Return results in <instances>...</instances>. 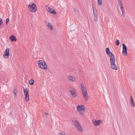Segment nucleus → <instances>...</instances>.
Here are the masks:
<instances>
[{"instance_id":"nucleus-1","label":"nucleus","mask_w":135,"mask_h":135,"mask_svg":"<svg viewBox=\"0 0 135 135\" xmlns=\"http://www.w3.org/2000/svg\"><path fill=\"white\" fill-rule=\"evenodd\" d=\"M72 122L79 131L80 132L82 131V127L77 119H73L72 121Z\"/></svg>"},{"instance_id":"nucleus-2","label":"nucleus","mask_w":135,"mask_h":135,"mask_svg":"<svg viewBox=\"0 0 135 135\" xmlns=\"http://www.w3.org/2000/svg\"><path fill=\"white\" fill-rule=\"evenodd\" d=\"M27 7L29 10L31 12H35L37 10V6L35 3L31 4L30 3Z\"/></svg>"},{"instance_id":"nucleus-3","label":"nucleus","mask_w":135,"mask_h":135,"mask_svg":"<svg viewBox=\"0 0 135 135\" xmlns=\"http://www.w3.org/2000/svg\"><path fill=\"white\" fill-rule=\"evenodd\" d=\"M37 63L40 68L43 69H47V66L45 62L42 60H39L37 61Z\"/></svg>"},{"instance_id":"nucleus-4","label":"nucleus","mask_w":135,"mask_h":135,"mask_svg":"<svg viewBox=\"0 0 135 135\" xmlns=\"http://www.w3.org/2000/svg\"><path fill=\"white\" fill-rule=\"evenodd\" d=\"M23 91L25 94V100L27 102L29 100V97L28 94V89L24 88Z\"/></svg>"},{"instance_id":"nucleus-5","label":"nucleus","mask_w":135,"mask_h":135,"mask_svg":"<svg viewBox=\"0 0 135 135\" xmlns=\"http://www.w3.org/2000/svg\"><path fill=\"white\" fill-rule=\"evenodd\" d=\"M71 95L73 98H75L77 95L76 90L74 88H70L69 89Z\"/></svg>"},{"instance_id":"nucleus-6","label":"nucleus","mask_w":135,"mask_h":135,"mask_svg":"<svg viewBox=\"0 0 135 135\" xmlns=\"http://www.w3.org/2000/svg\"><path fill=\"white\" fill-rule=\"evenodd\" d=\"M77 109L78 112L81 115L82 114V113L81 112V111L83 112L85 111L84 106L83 105H79L77 106Z\"/></svg>"},{"instance_id":"nucleus-7","label":"nucleus","mask_w":135,"mask_h":135,"mask_svg":"<svg viewBox=\"0 0 135 135\" xmlns=\"http://www.w3.org/2000/svg\"><path fill=\"white\" fill-rule=\"evenodd\" d=\"M9 49L8 48H7L5 50L3 54V56L4 58H8L9 55Z\"/></svg>"},{"instance_id":"nucleus-8","label":"nucleus","mask_w":135,"mask_h":135,"mask_svg":"<svg viewBox=\"0 0 135 135\" xmlns=\"http://www.w3.org/2000/svg\"><path fill=\"white\" fill-rule=\"evenodd\" d=\"M123 50L122 53L123 55H127V47L124 44H122Z\"/></svg>"},{"instance_id":"nucleus-9","label":"nucleus","mask_w":135,"mask_h":135,"mask_svg":"<svg viewBox=\"0 0 135 135\" xmlns=\"http://www.w3.org/2000/svg\"><path fill=\"white\" fill-rule=\"evenodd\" d=\"M82 93L84 99L86 101H88L89 100V98L87 92L85 91H83Z\"/></svg>"},{"instance_id":"nucleus-10","label":"nucleus","mask_w":135,"mask_h":135,"mask_svg":"<svg viewBox=\"0 0 135 135\" xmlns=\"http://www.w3.org/2000/svg\"><path fill=\"white\" fill-rule=\"evenodd\" d=\"M109 56L110 57V63L115 62V58L113 54H112L110 55H109Z\"/></svg>"},{"instance_id":"nucleus-11","label":"nucleus","mask_w":135,"mask_h":135,"mask_svg":"<svg viewBox=\"0 0 135 135\" xmlns=\"http://www.w3.org/2000/svg\"><path fill=\"white\" fill-rule=\"evenodd\" d=\"M67 79L68 81L72 82L75 81L76 80L75 78V77L71 76H68Z\"/></svg>"},{"instance_id":"nucleus-12","label":"nucleus","mask_w":135,"mask_h":135,"mask_svg":"<svg viewBox=\"0 0 135 135\" xmlns=\"http://www.w3.org/2000/svg\"><path fill=\"white\" fill-rule=\"evenodd\" d=\"M47 9L50 13L52 14H55L56 13V12L54 9L53 8H51L50 7H49L47 8Z\"/></svg>"},{"instance_id":"nucleus-13","label":"nucleus","mask_w":135,"mask_h":135,"mask_svg":"<svg viewBox=\"0 0 135 135\" xmlns=\"http://www.w3.org/2000/svg\"><path fill=\"white\" fill-rule=\"evenodd\" d=\"M115 62L110 63L111 67L113 69L117 70V67L115 63Z\"/></svg>"},{"instance_id":"nucleus-14","label":"nucleus","mask_w":135,"mask_h":135,"mask_svg":"<svg viewBox=\"0 0 135 135\" xmlns=\"http://www.w3.org/2000/svg\"><path fill=\"white\" fill-rule=\"evenodd\" d=\"M93 13L94 17V20L95 22H96L98 20V15L96 9H95V10H94Z\"/></svg>"},{"instance_id":"nucleus-15","label":"nucleus","mask_w":135,"mask_h":135,"mask_svg":"<svg viewBox=\"0 0 135 135\" xmlns=\"http://www.w3.org/2000/svg\"><path fill=\"white\" fill-rule=\"evenodd\" d=\"M102 120H95L94 121H93V123L95 126H98L100 124V122H102Z\"/></svg>"},{"instance_id":"nucleus-16","label":"nucleus","mask_w":135,"mask_h":135,"mask_svg":"<svg viewBox=\"0 0 135 135\" xmlns=\"http://www.w3.org/2000/svg\"><path fill=\"white\" fill-rule=\"evenodd\" d=\"M105 51L106 54L108 56L109 55H110L113 54L109 50V48L108 47L106 48Z\"/></svg>"},{"instance_id":"nucleus-17","label":"nucleus","mask_w":135,"mask_h":135,"mask_svg":"<svg viewBox=\"0 0 135 135\" xmlns=\"http://www.w3.org/2000/svg\"><path fill=\"white\" fill-rule=\"evenodd\" d=\"M9 38L12 41H16V40L15 37L13 35H12L10 36Z\"/></svg>"},{"instance_id":"nucleus-18","label":"nucleus","mask_w":135,"mask_h":135,"mask_svg":"<svg viewBox=\"0 0 135 135\" xmlns=\"http://www.w3.org/2000/svg\"><path fill=\"white\" fill-rule=\"evenodd\" d=\"M130 102L131 105L133 107H134L135 105L134 104V102L133 101V99L132 98V96H131V100H130Z\"/></svg>"},{"instance_id":"nucleus-19","label":"nucleus","mask_w":135,"mask_h":135,"mask_svg":"<svg viewBox=\"0 0 135 135\" xmlns=\"http://www.w3.org/2000/svg\"><path fill=\"white\" fill-rule=\"evenodd\" d=\"M81 89L82 90V92H83V91H86V89L84 87V85L83 84H81Z\"/></svg>"},{"instance_id":"nucleus-20","label":"nucleus","mask_w":135,"mask_h":135,"mask_svg":"<svg viewBox=\"0 0 135 135\" xmlns=\"http://www.w3.org/2000/svg\"><path fill=\"white\" fill-rule=\"evenodd\" d=\"M48 27L49 28L51 29V30H53V28L51 24L50 23H49L47 25Z\"/></svg>"},{"instance_id":"nucleus-21","label":"nucleus","mask_w":135,"mask_h":135,"mask_svg":"<svg viewBox=\"0 0 135 135\" xmlns=\"http://www.w3.org/2000/svg\"><path fill=\"white\" fill-rule=\"evenodd\" d=\"M30 84L31 85H33L34 83V81L33 79H31L29 81Z\"/></svg>"},{"instance_id":"nucleus-22","label":"nucleus","mask_w":135,"mask_h":135,"mask_svg":"<svg viewBox=\"0 0 135 135\" xmlns=\"http://www.w3.org/2000/svg\"><path fill=\"white\" fill-rule=\"evenodd\" d=\"M13 93L15 95V96H16L17 95V90L16 89H14V91H13Z\"/></svg>"},{"instance_id":"nucleus-23","label":"nucleus","mask_w":135,"mask_h":135,"mask_svg":"<svg viewBox=\"0 0 135 135\" xmlns=\"http://www.w3.org/2000/svg\"><path fill=\"white\" fill-rule=\"evenodd\" d=\"M102 0H98V4L99 5L101 6L102 5Z\"/></svg>"},{"instance_id":"nucleus-24","label":"nucleus","mask_w":135,"mask_h":135,"mask_svg":"<svg viewBox=\"0 0 135 135\" xmlns=\"http://www.w3.org/2000/svg\"><path fill=\"white\" fill-rule=\"evenodd\" d=\"M115 43H116V45L117 46H119V45L120 42H119V40H117L116 41V42H115Z\"/></svg>"},{"instance_id":"nucleus-25","label":"nucleus","mask_w":135,"mask_h":135,"mask_svg":"<svg viewBox=\"0 0 135 135\" xmlns=\"http://www.w3.org/2000/svg\"><path fill=\"white\" fill-rule=\"evenodd\" d=\"M3 23V21L2 19L0 18V25H1Z\"/></svg>"},{"instance_id":"nucleus-26","label":"nucleus","mask_w":135,"mask_h":135,"mask_svg":"<svg viewBox=\"0 0 135 135\" xmlns=\"http://www.w3.org/2000/svg\"><path fill=\"white\" fill-rule=\"evenodd\" d=\"M9 19L8 18H7L6 20V24L7 25L8 24V22L9 21Z\"/></svg>"},{"instance_id":"nucleus-27","label":"nucleus","mask_w":135,"mask_h":135,"mask_svg":"<svg viewBox=\"0 0 135 135\" xmlns=\"http://www.w3.org/2000/svg\"><path fill=\"white\" fill-rule=\"evenodd\" d=\"M121 11H122V15L123 16H124L125 15V13H124L125 10L124 9L122 10Z\"/></svg>"},{"instance_id":"nucleus-28","label":"nucleus","mask_w":135,"mask_h":135,"mask_svg":"<svg viewBox=\"0 0 135 135\" xmlns=\"http://www.w3.org/2000/svg\"><path fill=\"white\" fill-rule=\"evenodd\" d=\"M118 2V4L122 3V1L121 0H117Z\"/></svg>"},{"instance_id":"nucleus-29","label":"nucleus","mask_w":135,"mask_h":135,"mask_svg":"<svg viewBox=\"0 0 135 135\" xmlns=\"http://www.w3.org/2000/svg\"><path fill=\"white\" fill-rule=\"evenodd\" d=\"M60 135H66L65 133L63 132H62L60 133Z\"/></svg>"},{"instance_id":"nucleus-30","label":"nucleus","mask_w":135,"mask_h":135,"mask_svg":"<svg viewBox=\"0 0 135 135\" xmlns=\"http://www.w3.org/2000/svg\"><path fill=\"white\" fill-rule=\"evenodd\" d=\"M94 3H92V7H93V11H94V10H95V9H96L95 8V9H94Z\"/></svg>"},{"instance_id":"nucleus-31","label":"nucleus","mask_w":135,"mask_h":135,"mask_svg":"<svg viewBox=\"0 0 135 135\" xmlns=\"http://www.w3.org/2000/svg\"><path fill=\"white\" fill-rule=\"evenodd\" d=\"M118 5H119V7H120L123 6V5L122 4H122H118Z\"/></svg>"},{"instance_id":"nucleus-32","label":"nucleus","mask_w":135,"mask_h":135,"mask_svg":"<svg viewBox=\"0 0 135 135\" xmlns=\"http://www.w3.org/2000/svg\"><path fill=\"white\" fill-rule=\"evenodd\" d=\"M120 9L121 11L122 10H124V9L123 8V6L120 7Z\"/></svg>"},{"instance_id":"nucleus-33","label":"nucleus","mask_w":135,"mask_h":135,"mask_svg":"<svg viewBox=\"0 0 135 135\" xmlns=\"http://www.w3.org/2000/svg\"><path fill=\"white\" fill-rule=\"evenodd\" d=\"M44 113L46 115H47L48 114V113H46V112L45 113Z\"/></svg>"},{"instance_id":"nucleus-34","label":"nucleus","mask_w":135,"mask_h":135,"mask_svg":"<svg viewBox=\"0 0 135 135\" xmlns=\"http://www.w3.org/2000/svg\"><path fill=\"white\" fill-rule=\"evenodd\" d=\"M74 10H75V8H74Z\"/></svg>"}]
</instances>
